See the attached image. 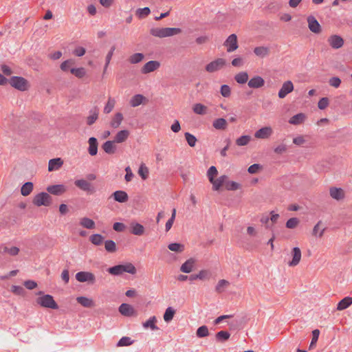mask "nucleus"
Returning <instances> with one entry per match:
<instances>
[{
  "mask_svg": "<svg viewBox=\"0 0 352 352\" xmlns=\"http://www.w3.org/2000/svg\"><path fill=\"white\" fill-rule=\"evenodd\" d=\"M107 271L109 274L115 276L121 275L124 272L135 274L137 272L135 267L131 263H128L124 265H115L109 267Z\"/></svg>",
  "mask_w": 352,
  "mask_h": 352,
  "instance_id": "obj_1",
  "label": "nucleus"
},
{
  "mask_svg": "<svg viewBox=\"0 0 352 352\" xmlns=\"http://www.w3.org/2000/svg\"><path fill=\"white\" fill-rule=\"evenodd\" d=\"M181 32L179 28H151L150 33L156 37L164 38L178 34Z\"/></svg>",
  "mask_w": 352,
  "mask_h": 352,
  "instance_id": "obj_2",
  "label": "nucleus"
},
{
  "mask_svg": "<svg viewBox=\"0 0 352 352\" xmlns=\"http://www.w3.org/2000/svg\"><path fill=\"white\" fill-rule=\"evenodd\" d=\"M36 303L44 308H50L52 309H57L58 308V306L54 300L53 296L50 294L42 295L37 298Z\"/></svg>",
  "mask_w": 352,
  "mask_h": 352,
  "instance_id": "obj_3",
  "label": "nucleus"
},
{
  "mask_svg": "<svg viewBox=\"0 0 352 352\" xmlns=\"http://www.w3.org/2000/svg\"><path fill=\"white\" fill-rule=\"evenodd\" d=\"M9 83L12 87L21 91L28 90L30 87L28 81L21 76H12L9 80Z\"/></svg>",
  "mask_w": 352,
  "mask_h": 352,
  "instance_id": "obj_4",
  "label": "nucleus"
},
{
  "mask_svg": "<svg viewBox=\"0 0 352 352\" xmlns=\"http://www.w3.org/2000/svg\"><path fill=\"white\" fill-rule=\"evenodd\" d=\"M52 197L48 193L42 192L34 196L32 202L38 207L48 206L52 204Z\"/></svg>",
  "mask_w": 352,
  "mask_h": 352,
  "instance_id": "obj_5",
  "label": "nucleus"
},
{
  "mask_svg": "<svg viewBox=\"0 0 352 352\" xmlns=\"http://www.w3.org/2000/svg\"><path fill=\"white\" fill-rule=\"evenodd\" d=\"M290 256L291 260H289L287 262L288 266H297L301 261L302 252L300 249L298 247L293 248L290 252Z\"/></svg>",
  "mask_w": 352,
  "mask_h": 352,
  "instance_id": "obj_6",
  "label": "nucleus"
},
{
  "mask_svg": "<svg viewBox=\"0 0 352 352\" xmlns=\"http://www.w3.org/2000/svg\"><path fill=\"white\" fill-rule=\"evenodd\" d=\"M226 64L224 58H217L206 66V70L209 73H213L222 69Z\"/></svg>",
  "mask_w": 352,
  "mask_h": 352,
  "instance_id": "obj_7",
  "label": "nucleus"
},
{
  "mask_svg": "<svg viewBox=\"0 0 352 352\" xmlns=\"http://www.w3.org/2000/svg\"><path fill=\"white\" fill-rule=\"evenodd\" d=\"M76 279L80 283L87 282L94 284L96 282L95 275L89 272H79L76 274Z\"/></svg>",
  "mask_w": 352,
  "mask_h": 352,
  "instance_id": "obj_8",
  "label": "nucleus"
},
{
  "mask_svg": "<svg viewBox=\"0 0 352 352\" xmlns=\"http://www.w3.org/2000/svg\"><path fill=\"white\" fill-rule=\"evenodd\" d=\"M224 46L227 48L228 52H232L238 47L237 36L235 34H230L224 42Z\"/></svg>",
  "mask_w": 352,
  "mask_h": 352,
  "instance_id": "obj_9",
  "label": "nucleus"
},
{
  "mask_svg": "<svg viewBox=\"0 0 352 352\" xmlns=\"http://www.w3.org/2000/svg\"><path fill=\"white\" fill-rule=\"evenodd\" d=\"M160 65V63L157 60H150L142 66L140 72L143 74H147L158 69Z\"/></svg>",
  "mask_w": 352,
  "mask_h": 352,
  "instance_id": "obj_10",
  "label": "nucleus"
},
{
  "mask_svg": "<svg viewBox=\"0 0 352 352\" xmlns=\"http://www.w3.org/2000/svg\"><path fill=\"white\" fill-rule=\"evenodd\" d=\"M294 90V85L291 80H287L283 82L281 88L278 91V97L280 98H284L286 96L292 92Z\"/></svg>",
  "mask_w": 352,
  "mask_h": 352,
  "instance_id": "obj_11",
  "label": "nucleus"
},
{
  "mask_svg": "<svg viewBox=\"0 0 352 352\" xmlns=\"http://www.w3.org/2000/svg\"><path fill=\"white\" fill-rule=\"evenodd\" d=\"M272 133L273 130L271 126H265L256 131L254 137L257 139H267Z\"/></svg>",
  "mask_w": 352,
  "mask_h": 352,
  "instance_id": "obj_12",
  "label": "nucleus"
},
{
  "mask_svg": "<svg viewBox=\"0 0 352 352\" xmlns=\"http://www.w3.org/2000/svg\"><path fill=\"white\" fill-rule=\"evenodd\" d=\"M328 43L333 49H340L344 45L343 38L338 35H332L328 38Z\"/></svg>",
  "mask_w": 352,
  "mask_h": 352,
  "instance_id": "obj_13",
  "label": "nucleus"
},
{
  "mask_svg": "<svg viewBox=\"0 0 352 352\" xmlns=\"http://www.w3.org/2000/svg\"><path fill=\"white\" fill-rule=\"evenodd\" d=\"M46 190L50 194L61 195L66 192L67 188L63 184H56L47 186Z\"/></svg>",
  "mask_w": 352,
  "mask_h": 352,
  "instance_id": "obj_14",
  "label": "nucleus"
},
{
  "mask_svg": "<svg viewBox=\"0 0 352 352\" xmlns=\"http://www.w3.org/2000/svg\"><path fill=\"white\" fill-rule=\"evenodd\" d=\"M264 85L265 80L260 76H255L248 82V87L252 89L261 88Z\"/></svg>",
  "mask_w": 352,
  "mask_h": 352,
  "instance_id": "obj_15",
  "label": "nucleus"
},
{
  "mask_svg": "<svg viewBox=\"0 0 352 352\" xmlns=\"http://www.w3.org/2000/svg\"><path fill=\"white\" fill-rule=\"evenodd\" d=\"M326 230L322 221H319L313 228L311 235L316 238H322Z\"/></svg>",
  "mask_w": 352,
  "mask_h": 352,
  "instance_id": "obj_16",
  "label": "nucleus"
},
{
  "mask_svg": "<svg viewBox=\"0 0 352 352\" xmlns=\"http://www.w3.org/2000/svg\"><path fill=\"white\" fill-rule=\"evenodd\" d=\"M130 135V132L127 129L119 131L114 137V142L116 144H121L126 142Z\"/></svg>",
  "mask_w": 352,
  "mask_h": 352,
  "instance_id": "obj_17",
  "label": "nucleus"
},
{
  "mask_svg": "<svg viewBox=\"0 0 352 352\" xmlns=\"http://www.w3.org/2000/svg\"><path fill=\"white\" fill-rule=\"evenodd\" d=\"M102 148L106 153L113 155L117 151L116 143L113 140L106 141L102 145Z\"/></svg>",
  "mask_w": 352,
  "mask_h": 352,
  "instance_id": "obj_18",
  "label": "nucleus"
},
{
  "mask_svg": "<svg viewBox=\"0 0 352 352\" xmlns=\"http://www.w3.org/2000/svg\"><path fill=\"white\" fill-rule=\"evenodd\" d=\"M130 232L134 235L142 236L145 232V228L140 223L132 221L130 223Z\"/></svg>",
  "mask_w": 352,
  "mask_h": 352,
  "instance_id": "obj_19",
  "label": "nucleus"
},
{
  "mask_svg": "<svg viewBox=\"0 0 352 352\" xmlns=\"http://www.w3.org/2000/svg\"><path fill=\"white\" fill-rule=\"evenodd\" d=\"M88 153L91 156H95L98 153V142L96 138L91 137L88 140Z\"/></svg>",
  "mask_w": 352,
  "mask_h": 352,
  "instance_id": "obj_20",
  "label": "nucleus"
},
{
  "mask_svg": "<svg viewBox=\"0 0 352 352\" xmlns=\"http://www.w3.org/2000/svg\"><path fill=\"white\" fill-rule=\"evenodd\" d=\"M89 116L86 118V123L89 126H91L98 120L99 116V109L95 107L89 112Z\"/></svg>",
  "mask_w": 352,
  "mask_h": 352,
  "instance_id": "obj_21",
  "label": "nucleus"
},
{
  "mask_svg": "<svg viewBox=\"0 0 352 352\" xmlns=\"http://www.w3.org/2000/svg\"><path fill=\"white\" fill-rule=\"evenodd\" d=\"M119 311L120 314L124 316H132L135 314V311L133 307L126 303H122L119 307Z\"/></svg>",
  "mask_w": 352,
  "mask_h": 352,
  "instance_id": "obj_22",
  "label": "nucleus"
},
{
  "mask_svg": "<svg viewBox=\"0 0 352 352\" xmlns=\"http://www.w3.org/2000/svg\"><path fill=\"white\" fill-rule=\"evenodd\" d=\"M147 99L142 94H136L133 96L129 101V104L132 107H136L142 104H146Z\"/></svg>",
  "mask_w": 352,
  "mask_h": 352,
  "instance_id": "obj_23",
  "label": "nucleus"
},
{
  "mask_svg": "<svg viewBox=\"0 0 352 352\" xmlns=\"http://www.w3.org/2000/svg\"><path fill=\"white\" fill-rule=\"evenodd\" d=\"M329 194H330V196L333 199H334L337 201L342 200L344 197V192L340 188H336V187L331 188L329 190Z\"/></svg>",
  "mask_w": 352,
  "mask_h": 352,
  "instance_id": "obj_24",
  "label": "nucleus"
},
{
  "mask_svg": "<svg viewBox=\"0 0 352 352\" xmlns=\"http://www.w3.org/2000/svg\"><path fill=\"white\" fill-rule=\"evenodd\" d=\"M74 184L76 187L79 188L80 189H81L84 191H87V192L92 191L91 184L85 179H77L75 181Z\"/></svg>",
  "mask_w": 352,
  "mask_h": 352,
  "instance_id": "obj_25",
  "label": "nucleus"
},
{
  "mask_svg": "<svg viewBox=\"0 0 352 352\" xmlns=\"http://www.w3.org/2000/svg\"><path fill=\"white\" fill-rule=\"evenodd\" d=\"M124 117L122 113H116L110 122V126L113 129H118L122 124Z\"/></svg>",
  "mask_w": 352,
  "mask_h": 352,
  "instance_id": "obj_26",
  "label": "nucleus"
},
{
  "mask_svg": "<svg viewBox=\"0 0 352 352\" xmlns=\"http://www.w3.org/2000/svg\"><path fill=\"white\" fill-rule=\"evenodd\" d=\"M114 199L120 203L126 202L129 199V196L125 191L117 190L112 194Z\"/></svg>",
  "mask_w": 352,
  "mask_h": 352,
  "instance_id": "obj_27",
  "label": "nucleus"
},
{
  "mask_svg": "<svg viewBox=\"0 0 352 352\" xmlns=\"http://www.w3.org/2000/svg\"><path fill=\"white\" fill-rule=\"evenodd\" d=\"M76 301L84 307L91 308L95 306L94 300L85 296L77 297Z\"/></svg>",
  "mask_w": 352,
  "mask_h": 352,
  "instance_id": "obj_28",
  "label": "nucleus"
},
{
  "mask_svg": "<svg viewBox=\"0 0 352 352\" xmlns=\"http://www.w3.org/2000/svg\"><path fill=\"white\" fill-rule=\"evenodd\" d=\"M63 164V161L60 158H54L49 161L48 170L54 171L60 168Z\"/></svg>",
  "mask_w": 352,
  "mask_h": 352,
  "instance_id": "obj_29",
  "label": "nucleus"
},
{
  "mask_svg": "<svg viewBox=\"0 0 352 352\" xmlns=\"http://www.w3.org/2000/svg\"><path fill=\"white\" fill-rule=\"evenodd\" d=\"M195 260L193 258L188 259L180 267V271L184 273H190L194 268Z\"/></svg>",
  "mask_w": 352,
  "mask_h": 352,
  "instance_id": "obj_30",
  "label": "nucleus"
},
{
  "mask_svg": "<svg viewBox=\"0 0 352 352\" xmlns=\"http://www.w3.org/2000/svg\"><path fill=\"white\" fill-rule=\"evenodd\" d=\"M227 179L228 176L225 175L220 176L217 179H213L212 182H210L212 184L213 190H218L223 184H226Z\"/></svg>",
  "mask_w": 352,
  "mask_h": 352,
  "instance_id": "obj_31",
  "label": "nucleus"
},
{
  "mask_svg": "<svg viewBox=\"0 0 352 352\" xmlns=\"http://www.w3.org/2000/svg\"><path fill=\"white\" fill-rule=\"evenodd\" d=\"M352 305V298L346 296L342 299L337 305V310L342 311Z\"/></svg>",
  "mask_w": 352,
  "mask_h": 352,
  "instance_id": "obj_32",
  "label": "nucleus"
},
{
  "mask_svg": "<svg viewBox=\"0 0 352 352\" xmlns=\"http://www.w3.org/2000/svg\"><path fill=\"white\" fill-rule=\"evenodd\" d=\"M254 53L260 58H265L270 54V49L267 47L260 46L254 49Z\"/></svg>",
  "mask_w": 352,
  "mask_h": 352,
  "instance_id": "obj_33",
  "label": "nucleus"
},
{
  "mask_svg": "<svg viewBox=\"0 0 352 352\" xmlns=\"http://www.w3.org/2000/svg\"><path fill=\"white\" fill-rule=\"evenodd\" d=\"M248 74L247 72H241L234 76L235 81L241 85L245 84L248 82Z\"/></svg>",
  "mask_w": 352,
  "mask_h": 352,
  "instance_id": "obj_34",
  "label": "nucleus"
},
{
  "mask_svg": "<svg viewBox=\"0 0 352 352\" xmlns=\"http://www.w3.org/2000/svg\"><path fill=\"white\" fill-rule=\"evenodd\" d=\"M305 115L302 113H298L294 116H292L289 120V123L294 125H297L302 123L305 120Z\"/></svg>",
  "mask_w": 352,
  "mask_h": 352,
  "instance_id": "obj_35",
  "label": "nucleus"
},
{
  "mask_svg": "<svg viewBox=\"0 0 352 352\" xmlns=\"http://www.w3.org/2000/svg\"><path fill=\"white\" fill-rule=\"evenodd\" d=\"M34 185L31 182H25L21 188V193L23 196H28L33 190Z\"/></svg>",
  "mask_w": 352,
  "mask_h": 352,
  "instance_id": "obj_36",
  "label": "nucleus"
},
{
  "mask_svg": "<svg viewBox=\"0 0 352 352\" xmlns=\"http://www.w3.org/2000/svg\"><path fill=\"white\" fill-rule=\"evenodd\" d=\"M212 126L217 130H224L227 128V121L224 118H217L213 121Z\"/></svg>",
  "mask_w": 352,
  "mask_h": 352,
  "instance_id": "obj_37",
  "label": "nucleus"
},
{
  "mask_svg": "<svg viewBox=\"0 0 352 352\" xmlns=\"http://www.w3.org/2000/svg\"><path fill=\"white\" fill-rule=\"evenodd\" d=\"M193 112L197 115H205L207 113L208 107L203 104L196 103L192 107Z\"/></svg>",
  "mask_w": 352,
  "mask_h": 352,
  "instance_id": "obj_38",
  "label": "nucleus"
},
{
  "mask_svg": "<svg viewBox=\"0 0 352 352\" xmlns=\"http://www.w3.org/2000/svg\"><path fill=\"white\" fill-rule=\"evenodd\" d=\"M230 285V282L225 280V279H221V280H219L215 287V291L219 293V294H221L222 292H223L225 291V289L226 288H228V287Z\"/></svg>",
  "mask_w": 352,
  "mask_h": 352,
  "instance_id": "obj_39",
  "label": "nucleus"
},
{
  "mask_svg": "<svg viewBox=\"0 0 352 352\" xmlns=\"http://www.w3.org/2000/svg\"><path fill=\"white\" fill-rule=\"evenodd\" d=\"M144 58V55L142 53H135L129 57V62L131 64H138L142 62Z\"/></svg>",
  "mask_w": 352,
  "mask_h": 352,
  "instance_id": "obj_40",
  "label": "nucleus"
},
{
  "mask_svg": "<svg viewBox=\"0 0 352 352\" xmlns=\"http://www.w3.org/2000/svg\"><path fill=\"white\" fill-rule=\"evenodd\" d=\"M80 224L87 229H94L95 228V222L87 217H83L80 221Z\"/></svg>",
  "mask_w": 352,
  "mask_h": 352,
  "instance_id": "obj_41",
  "label": "nucleus"
},
{
  "mask_svg": "<svg viewBox=\"0 0 352 352\" xmlns=\"http://www.w3.org/2000/svg\"><path fill=\"white\" fill-rule=\"evenodd\" d=\"M116 104V100L111 97H109L107 104H105L103 112L108 114L112 111Z\"/></svg>",
  "mask_w": 352,
  "mask_h": 352,
  "instance_id": "obj_42",
  "label": "nucleus"
},
{
  "mask_svg": "<svg viewBox=\"0 0 352 352\" xmlns=\"http://www.w3.org/2000/svg\"><path fill=\"white\" fill-rule=\"evenodd\" d=\"M230 337V333L226 331H221L217 333L215 338L218 342H223L228 340Z\"/></svg>",
  "mask_w": 352,
  "mask_h": 352,
  "instance_id": "obj_43",
  "label": "nucleus"
},
{
  "mask_svg": "<svg viewBox=\"0 0 352 352\" xmlns=\"http://www.w3.org/2000/svg\"><path fill=\"white\" fill-rule=\"evenodd\" d=\"M175 314V310L171 307H168L164 314V320L165 322H168L173 320L174 315Z\"/></svg>",
  "mask_w": 352,
  "mask_h": 352,
  "instance_id": "obj_44",
  "label": "nucleus"
},
{
  "mask_svg": "<svg viewBox=\"0 0 352 352\" xmlns=\"http://www.w3.org/2000/svg\"><path fill=\"white\" fill-rule=\"evenodd\" d=\"M70 72L78 78H82L86 75V70L84 67L72 68Z\"/></svg>",
  "mask_w": 352,
  "mask_h": 352,
  "instance_id": "obj_45",
  "label": "nucleus"
},
{
  "mask_svg": "<svg viewBox=\"0 0 352 352\" xmlns=\"http://www.w3.org/2000/svg\"><path fill=\"white\" fill-rule=\"evenodd\" d=\"M156 321H157L156 317L152 316L143 324V326L144 328H151L152 330H157V329H158V328L155 325Z\"/></svg>",
  "mask_w": 352,
  "mask_h": 352,
  "instance_id": "obj_46",
  "label": "nucleus"
},
{
  "mask_svg": "<svg viewBox=\"0 0 352 352\" xmlns=\"http://www.w3.org/2000/svg\"><path fill=\"white\" fill-rule=\"evenodd\" d=\"M2 248V252L3 253H8L11 256H16L19 252V249L17 247L13 246L11 248H8L5 245L1 246Z\"/></svg>",
  "mask_w": 352,
  "mask_h": 352,
  "instance_id": "obj_47",
  "label": "nucleus"
},
{
  "mask_svg": "<svg viewBox=\"0 0 352 352\" xmlns=\"http://www.w3.org/2000/svg\"><path fill=\"white\" fill-rule=\"evenodd\" d=\"M168 248L173 252H182L184 250V245L179 243H173L168 245Z\"/></svg>",
  "mask_w": 352,
  "mask_h": 352,
  "instance_id": "obj_48",
  "label": "nucleus"
},
{
  "mask_svg": "<svg viewBox=\"0 0 352 352\" xmlns=\"http://www.w3.org/2000/svg\"><path fill=\"white\" fill-rule=\"evenodd\" d=\"M89 240L94 245H100L102 244L104 237L100 234H94L89 237Z\"/></svg>",
  "mask_w": 352,
  "mask_h": 352,
  "instance_id": "obj_49",
  "label": "nucleus"
},
{
  "mask_svg": "<svg viewBox=\"0 0 352 352\" xmlns=\"http://www.w3.org/2000/svg\"><path fill=\"white\" fill-rule=\"evenodd\" d=\"M74 63L75 62L73 59H68L63 61L60 64V68L63 72H67L68 70H70L72 69L71 67L74 65Z\"/></svg>",
  "mask_w": 352,
  "mask_h": 352,
  "instance_id": "obj_50",
  "label": "nucleus"
},
{
  "mask_svg": "<svg viewBox=\"0 0 352 352\" xmlns=\"http://www.w3.org/2000/svg\"><path fill=\"white\" fill-rule=\"evenodd\" d=\"M225 187L228 190H236L241 188V184L234 181H227Z\"/></svg>",
  "mask_w": 352,
  "mask_h": 352,
  "instance_id": "obj_51",
  "label": "nucleus"
},
{
  "mask_svg": "<svg viewBox=\"0 0 352 352\" xmlns=\"http://www.w3.org/2000/svg\"><path fill=\"white\" fill-rule=\"evenodd\" d=\"M184 136L188 142V144L191 147H194L197 141L196 137L188 132L185 133Z\"/></svg>",
  "mask_w": 352,
  "mask_h": 352,
  "instance_id": "obj_52",
  "label": "nucleus"
},
{
  "mask_svg": "<svg viewBox=\"0 0 352 352\" xmlns=\"http://www.w3.org/2000/svg\"><path fill=\"white\" fill-rule=\"evenodd\" d=\"M104 248L108 252H115L116 251V244L112 240H107L104 242Z\"/></svg>",
  "mask_w": 352,
  "mask_h": 352,
  "instance_id": "obj_53",
  "label": "nucleus"
},
{
  "mask_svg": "<svg viewBox=\"0 0 352 352\" xmlns=\"http://www.w3.org/2000/svg\"><path fill=\"white\" fill-rule=\"evenodd\" d=\"M198 338H204L209 335L208 329L206 325L201 326L199 327L196 332Z\"/></svg>",
  "mask_w": 352,
  "mask_h": 352,
  "instance_id": "obj_54",
  "label": "nucleus"
},
{
  "mask_svg": "<svg viewBox=\"0 0 352 352\" xmlns=\"http://www.w3.org/2000/svg\"><path fill=\"white\" fill-rule=\"evenodd\" d=\"M251 140V137L249 135H242L236 140V144L238 146H245L248 144Z\"/></svg>",
  "mask_w": 352,
  "mask_h": 352,
  "instance_id": "obj_55",
  "label": "nucleus"
},
{
  "mask_svg": "<svg viewBox=\"0 0 352 352\" xmlns=\"http://www.w3.org/2000/svg\"><path fill=\"white\" fill-rule=\"evenodd\" d=\"M133 343V341L131 340L129 337H122L118 342L117 346H127Z\"/></svg>",
  "mask_w": 352,
  "mask_h": 352,
  "instance_id": "obj_56",
  "label": "nucleus"
},
{
  "mask_svg": "<svg viewBox=\"0 0 352 352\" xmlns=\"http://www.w3.org/2000/svg\"><path fill=\"white\" fill-rule=\"evenodd\" d=\"M300 221L296 217L290 218L286 222V227L289 229H294L298 226Z\"/></svg>",
  "mask_w": 352,
  "mask_h": 352,
  "instance_id": "obj_57",
  "label": "nucleus"
},
{
  "mask_svg": "<svg viewBox=\"0 0 352 352\" xmlns=\"http://www.w3.org/2000/svg\"><path fill=\"white\" fill-rule=\"evenodd\" d=\"M138 174L142 179H146L148 176V168L144 164H142L139 168Z\"/></svg>",
  "mask_w": 352,
  "mask_h": 352,
  "instance_id": "obj_58",
  "label": "nucleus"
},
{
  "mask_svg": "<svg viewBox=\"0 0 352 352\" xmlns=\"http://www.w3.org/2000/svg\"><path fill=\"white\" fill-rule=\"evenodd\" d=\"M218 171L215 166H212L209 168L207 172V176L210 182H212L214 177L217 175Z\"/></svg>",
  "mask_w": 352,
  "mask_h": 352,
  "instance_id": "obj_59",
  "label": "nucleus"
},
{
  "mask_svg": "<svg viewBox=\"0 0 352 352\" xmlns=\"http://www.w3.org/2000/svg\"><path fill=\"white\" fill-rule=\"evenodd\" d=\"M220 93L222 96H223L225 98H228L231 95V89L228 85H223L221 87Z\"/></svg>",
  "mask_w": 352,
  "mask_h": 352,
  "instance_id": "obj_60",
  "label": "nucleus"
},
{
  "mask_svg": "<svg viewBox=\"0 0 352 352\" xmlns=\"http://www.w3.org/2000/svg\"><path fill=\"white\" fill-rule=\"evenodd\" d=\"M150 13V9L148 8H144L142 9H139L136 12V14L138 15L139 19H143V18Z\"/></svg>",
  "mask_w": 352,
  "mask_h": 352,
  "instance_id": "obj_61",
  "label": "nucleus"
},
{
  "mask_svg": "<svg viewBox=\"0 0 352 352\" xmlns=\"http://www.w3.org/2000/svg\"><path fill=\"white\" fill-rule=\"evenodd\" d=\"M261 168L262 166L260 164H254L248 168V171L250 174H255L257 173Z\"/></svg>",
  "mask_w": 352,
  "mask_h": 352,
  "instance_id": "obj_62",
  "label": "nucleus"
},
{
  "mask_svg": "<svg viewBox=\"0 0 352 352\" xmlns=\"http://www.w3.org/2000/svg\"><path fill=\"white\" fill-rule=\"evenodd\" d=\"M210 276V273L208 270H202L197 274V277L199 280L208 279Z\"/></svg>",
  "mask_w": 352,
  "mask_h": 352,
  "instance_id": "obj_63",
  "label": "nucleus"
},
{
  "mask_svg": "<svg viewBox=\"0 0 352 352\" xmlns=\"http://www.w3.org/2000/svg\"><path fill=\"white\" fill-rule=\"evenodd\" d=\"M329 105V99L327 98H322L318 103V107L320 109H324Z\"/></svg>",
  "mask_w": 352,
  "mask_h": 352,
  "instance_id": "obj_64",
  "label": "nucleus"
}]
</instances>
